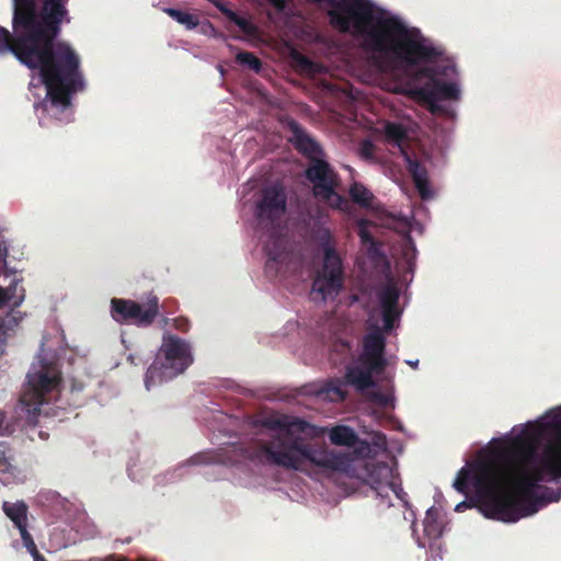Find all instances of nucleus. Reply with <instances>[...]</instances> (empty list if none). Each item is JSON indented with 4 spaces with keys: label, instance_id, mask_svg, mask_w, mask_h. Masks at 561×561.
Masks as SVG:
<instances>
[{
    "label": "nucleus",
    "instance_id": "ea45409f",
    "mask_svg": "<svg viewBox=\"0 0 561 561\" xmlns=\"http://www.w3.org/2000/svg\"><path fill=\"white\" fill-rule=\"evenodd\" d=\"M272 2H273L277 8H284V7H285V0H272Z\"/></svg>",
    "mask_w": 561,
    "mask_h": 561
},
{
    "label": "nucleus",
    "instance_id": "c9c22d12",
    "mask_svg": "<svg viewBox=\"0 0 561 561\" xmlns=\"http://www.w3.org/2000/svg\"><path fill=\"white\" fill-rule=\"evenodd\" d=\"M392 484H393V489L391 490L399 499H401L404 503H407V500H405V496H407V493H404L403 489L401 486H398L397 483L393 482L392 480Z\"/></svg>",
    "mask_w": 561,
    "mask_h": 561
},
{
    "label": "nucleus",
    "instance_id": "5701e85b",
    "mask_svg": "<svg viewBox=\"0 0 561 561\" xmlns=\"http://www.w3.org/2000/svg\"><path fill=\"white\" fill-rule=\"evenodd\" d=\"M424 533L430 539H438L443 534V523L436 508H430L424 517Z\"/></svg>",
    "mask_w": 561,
    "mask_h": 561
},
{
    "label": "nucleus",
    "instance_id": "a878e982",
    "mask_svg": "<svg viewBox=\"0 0 561 561\" xmlns=\"http://www.w3.org/2000/svg\"><path fill=\"white\" fill-rule=\"evenodd\" d=\"M236 61L241 66H247L249 69L254 70L256 73L262 69V59L256 57L253 51L242 50L236 55Z\"/></svg>",
    "mask_w": 561,
    "mask_h": 561
},
{
    "label": "nucleus",
    "instance_id": "6ab92c4d",
    "mask_svg": "<svg viewBox=\"0 0 561 561\" xmlns=\"http://www.w3.org/2000/svg\"><path fill=\"white\" fill-rule=\"evenodd\" d=\"M2 511L14 523L15 527L19 528L24 542L28 540L33 543V538L30 531H27V506L25 502H15V504L3 502Z\"/></svg>",
    "mask_w": 561,
    "mask_h": 561
},
{
    "label": "nucleus",
    "instance_id": "4c0bfd02",
    "mask_svg": "<svg viewBox=\"0 0 561 561\" xmlns=\"http://www.w3.org/2000/svg\"><path fill=\"white\" fill-rule=\"evenodd\" d=\"M359 236L362 237V241H364V243H368V241L374 240V237L370 234V232L366 231V229H360Z\"/></svg>",
    "mask_w": 561,
    "mask_h": 561
},
{
    "label": "nucleus",
    "instance_id": "aec40b11",
    "mask_svg": "<svg viewBox=\"0 0 561 561\" xmlns=\"http://www.w3.org/2000/svg\"><path fill=\"white\" fill-rule=\"evenodd\" d=\"M407 168L414 181V185L421 196L422 199H428L432 196V191L430 187L428 172L425 165L417 160H413V158L405 154Z\"/></svg>",
    "mask_w": 561,
    "mask_h": 561
},
{
    "label": "nucleus",
    "instance_id": "39448f33",
    "mask_svg": "<svg viewBox=\"0 0 561 561\" xmlns=\"http://www.w3.org/2000/svg\"><path fill=\"white\" fill-rule=\"evenodd\" d=\"M516 442L517 434L493 451L491 461L461 468L454 481V488L461 494H467L471 484L482 501L484 515L502 522L522 518L519 458L512 455Z\"/></svg>",
    "mask_w": 561,
    "mask_h": 561
},
{
    "label": "nucleus",
    "instance_id": "a19ab883",
    "mask_svg": "<svg viewBox=\"0 0 561 561\" xmlns=\"http://www.w3.org/2000/svg\"><path fill=\"white\" fill-rule=\"evenodd\" d=\"M375 399L382 403H386V401H387L386 397H383V394H381V393H376Z\"/></svg>",
    "mask_w": 561,
    "mask_h": 561
},
{
    "label": "nucleus",
    "instance_id": "58836bf2",
    "mask_svg": "<svg viewBox=\"0 0 561 561\" xmlns=\"http://www.w3.org/2000/svg\"><path fill=\"white\" fill-rule=\"evenodd\" d=\"M82 388H83V383L72 382V388H71L72 391H81Z\"/></svg>",
    "mask_w": 561,
    "mask_h": 561
},
{
    "label": "nucleus",
    "instance_id": "f8f14e48",
    "mask_svg": "<svg viewBox=\"0 0 561 561\" xmlns=\"http://www.w3.org/2000/svg\"><path fill=\"white\" fill-rule=\"evenodd\" d=\"M33 0H13V33L0 25V56L13 55L27 67Z\"/></svg>",
    "mask_w": 561,
    "mask_h": 561
},
{
    "label": "nucleus",
    "instance_id": "2f4dec72",
    "mask_svg": "<svg viewBox=\"0 0 561 561\" xmlns=\"http://www.w3.org/2000/svg\"><path fill=\"white\" fill-rule=\"evenodd\" d=\"M376 147L371 140L364 139L359 145V153L364 159H373Z\"/></svg>",
    "mask_w": 561,
    "mask_h": 561
},
{
    "label": "nucleus",
    "instance_id": "f3484780",
    "mask_svg": "<svg viewBox=\"0 0 561 561\" xmlns=\"http://www.w3.org/2000/svg\"><path fill=\"white\" fill-rule=\"evenodd\" d=\"M377 296L381 307L385 329L389 332V330L393 329L401 313L399 309L400 290L393 280H389L379 289Z\"/></svg>",
    "mask_w": 561,
    "mask_h": 561
},
{
    "label": "nucleus",
    "instance_id": "7ed1b4c3",
    "mask_svg": "<svg viewBox=\"0 0 561 561\" xmlns=\"http://www.w3.org/2000/svg\"><path fill=\"white\" fill-rule=\"evenodd\" d=\"M70 21L69 10L60 0H46L39 16L32 3L27 68L41 71L48 103L61 110L71 106L72 93L84 85L80 55L71 44L56 42L62 23Z\"/></svg>",
    "mask_w": 561,
    "mask_h": 561
},
{
    "label": "nucleus",
    "instance_id": "cd10ccee",
    "mask_svg": "<svg viewBox=\"0 0 561 561\" xmlns=\"http://www.w3.org/2000/svg\"><path fill=\"white\" fill-rule=\"evenodd\" d=\"M14 453L7 442H0V472H11L13 468Z\"/></svg>",
    "mask_w": 561,
    "mask_h": 561
},
{
    "label": "nucleus",
    "instance_id": "2eb2a0df",
    "mask_svg": "<svg viewBox=\"0 0 561 561\" xmlns=\"http://www.w3.org/2000/svg\"><path fill=\"white\" fill-rule=\"evenodd\" d=\"M287 209V195L282 186L274 184L262 190L256 204L255 216L259 221L275 225Z\"/></svg>",
    "mask_w": 561,
    "mask_h": 561
},
{
    "label": "nucleus",
    "instance_id": "412c9836",
    "mask_svg": "<svg viewBox=\"0 0 561 561\" xmlns=\"http://www.w3.org/2000/svg\"><path fill=\"white\" fill-rule=\"evenodd\" d=\"M353 345L350 340L334 339L330 345L329 359L332 365L339 366L347 362L352 354Z\"/></svg>",
    "mask_w": 561,
    "mask_h": 561
},
{
    "label": "nucleus",
    "instance_id": "c03bdc74",
    "mask_svg": "<svg viewBox=\"0 0 561 561\" xmlns=\"http://www.w3.org/2000/svg\"><path fill=\"white\" fill-rule=\"evenodd\" d=\"M204 456H196L195 459H202Z\"/></svg>",
    "mask_w": 561,
    "mask_h": 561
},
{
    "label": "nucleus",
    "instance_id": "bb28decb",
    "mask_svg": "<svg viewBox=\"0 0 561 561\" xmlns=\"http://www.w3.org/2000/svg\"><path fill=\"white\" fill-rule=\"evenodd\" d=\"M167 14H169L174 21L182 23L187 28H195L198 24V19L195 14L188 13V11H183L179 9H164Z\"/></svg>",
    "mask_w": 561,
    "mask_h": 561
},
{
    "label": "nucleus",
    "instance_id": "1a4fd4ad",
    "mask_svg": "<svg viewBox=\"0 0 561 561\" xmlns=\"http://www.w3.org/2000/svg\"><path fill=\"white\" fill-rule=\"evenodd\" d=\"M60 385L61 371L57 362H48L39 357L26 374V385L20 401L28 413H41V405L56 398L60 391Z\"/></svg>",
    "mask_w": 561,
    "mask_h": 561
},
{
    "label": "nucleus",
    "instance_id": "ddd939ff",
    "mask_svg": "<svg viewBox=\"0 0 561 561\" xmlns=\"http://www.w3.org/2000/svg\"><path fill=\"white\" fill-rule=\"evenodd\" d=\"M111 313L121 324L150 325L159 313V298L150 296L145 305L133 299L112 298Z\"/></svg>",
    "mask_w": 561,
    "mask_h": 561
},
{
    "label": "nucleus",
    "instance_id": "c85d7f7f",
    "mask_svg": "<svg viewBox=\"0 0 561 561\" xmlns=\"http://www.w3.org/2000/svg\"><path fill=\"white\" fill-rule=\"evenodd\" d=\"M325 391L333 400H345L347 398L345 383L342 380H333L327 386Z\"/></svg>",
    "mask_w": 561,
    "mask_h": 561
},
{
    "label": "nucleus",
    "instance_id": "423d86ee",
    "mask_svg": "<svg viewBox=\"0 0 561 561\" xmlns=\"http://www.w3.org/2000/svg\"><path fill=\"white\" fill-rule=\"evenodd\" d=\"M7 227L0 224V357L5 352L7 341L20 325L22 313L19 307L25 300L22 268L9 261V240L4 239Z\"/></svg>",
    "mask_w": 561,
    "mask_h": 561
},
{
    "label": "nucleus",
    "instance_id": "79ce46f5",
    "mask_svg": "<svg viewBox=\"0 0 561 561\" xmlns=\"http://www.w3.org/2000/svg\"><path fill=\"white\" fill-rule=\"evenodd\" d=\"M419 360H414V362H408V364L412 367H417L419 366Z\"/></svg>",
    "mask_w": 561,
    "mask_h": 561
},
{
    "label": "nucleus",
    "instance_id": "c756f323",
    "mask_svg": "<svg viewBox=\"0 0 561 561\" xmlns=\"http://www.w3.org/2000/svg\"><path fill=\"white\" fill-rule=\"evenodd\" d=\"M220 10L228 15L229 20L234 22L236 25L239 26L243 32H250L251 25L245 18L239 16V14L236 13V11L232 10H225L222 7H219Z\"/></svg>",
    "mask_w": 561,
    "mask_h": 561
},
{
    "label": "nucleus",
    "instance_id": "9d476101",
    "mask_svg": "<svg viewBox=\"0 0 561 561\" xmlns=\"http://www.w3.org/2000/svg\"><path fill=\"white\" fill-rule=\"evenodd\" d=\"M194 362L192 347L185 340L176 335H167L145 377L146 388L170 380L184 373Z\"/></svg>",
    "mask_w": 561,
    "mask_h": 561
},
{
    "label": "nucleus",
    "instance_id": "4be33fe9",
    "mask_svg": "<svg viewBox=\"0 0 561 561\" xmlns=\"http://www.w3.org/2000/svg\"><path fill=\"white\" fill-rule=\"evenodd\" d=\"M329 438L335 446H355L359 440L355 431L347 425H335L331 428Z\"/></svg>",
    "mask_w": 561,
    "mask_h": 561
},
{
    "label": "nucleus",
    "instance_id": "4468645a",
    "mask_svg": "<svg viewBox=\"0 0 561 561\" xmlns=\"http://www.w3.org/2000/svg\"><path fill=\"white\" fill-rule=\"evenodd\" d=\"M422 73L425 77H430L431 80L423 87L411 88L409 93L427 103L432 114L443 111L442 105L438 104L439 100L459 99L460 91L456 83H446V81L434 79L433 69L431 68L423 69Z\"/></svg>",
    "mask_w": 561,
    "mask_h": 561
},
{
    "label": "nucleus",
    "instance_id": "b1692460",
    "mask_svg": "<svg viewBox=\"0 0 561 561\" xmlns=\"http://www.w3.org/2000/svg\"><path fill=\"white\" fill-rule=\"evenodd\" d=\"M350 197L360 206H370L374 195L362 183H354L348 190Z\"/></svg>",
    "mask_w": 561,
    "mask_h": 561
},
{
    "label": "nucleus",
    "instance_id": "a211bd4d",
    "mask_svg": "<svg viewBox=\"0 0 561 561\" xmlns=\"http://www.w3.org/2000/svg\"><path fill=\"white\" fill-rule=\"evenodd\" d=\"M287 247L288 240L285 236H282L276 231L271 232L270 239L265 244L266 254L268 256L265 264L266 270H279L278 264L288 257Z\"/></svg>",
    "mask_w": 561,
    "mask_h": 561
},
{
    "label": "nucleus",
    "instance_id": "37998d69",
    "mask_svg": "<svg viewBox=\"0 0 561 561\" xmlns=\"http://www.w3.org/2000/svg\"><path fill=\"white\" fill-rule=\"evenodd\" d=\"M35 561H46V560H45V558L39 557V554H37V557L35 558Z\"/></svg>",
    "mask_w": 561,
    "mask_h": 561
},
{
    "label": "nucleus",
    "instance_id": "f03ea898",
    "mask_svg": "<svg viewBox=\"0 0 561 561\" xmlns=\"http://www.w3.org/2000/svg\"><path fill=\"white\" fill-rule=\"evenodd\" d=\"M257 424L271 432L267 439H252L239 447L243 458L257 465H274L284 469L313 472H346L355 469L354 454L330 450L317 439L319 428L298 416L271 414Z\"/></svg>",
    "mask_w": 561,
    "mask_h": 561
},
{
    "label": "nucleus",
    "instance_id": "f257e3e1",
    "mask_svg": "<svg viewBox=\"0 0 561 561\" xmlns=\"http://www.w3.org/2000/svg\"><path fill=\"white\" fill-rule=\"evenodd\" d=\"M330 5L332 25L363 38L364 48L374 53L380 70L417 66L438 58L442 51L427 44L419 28L408 27L400 18L385 16L371 0H321Z\"/></svg>",
    "mask_w": 561,
    "mask_h": 561
},
{
    "label": "nucleus",
    "instance_id": "393cba45",
    "mask_svg": "<svg viewBox=\"0 0 561 561\" xmlns=\"http://www.w3.org/2000/svg\"><path fill=\"white\" fill-rule=\"evenodd\" d=\"M385 135L387 140L392 141L396 145H401L407 139V131L402 124L397 122H388L385 126Z\"/></svg>",
    "mask_w": 561,
    "mask_h": 561
},
{
    "label": "nucleus",
    "instance_id": "9b49d317",
    "mask_svg": "<svg viewBox=\"0 0 561 561\" xmlns=\"http://www.w3.org/2000/svg\"><path fill=\"white\" fill-rule=\"evenodd\" d=\"M318 241L322 248V266L312 279L311 294L327 300L339 295L344 287L345 273L343 261L334 245L330 229L323 228L318 232Z\"/></svg>",
    "mask_w": 561,
    "mask_h": 561
},
{
    "label": "nucleus",
    "instance_id": "e433bc0d",
    "mask_svg": "<svg viewBox=\"0 0 561 561\" xmlns=\"http://www.w3.org/2000/svg\"><path fill=\"white\" fill-rule=\"evenodd\" d=\"M370 446L368 443H362V446L356 450V454L360 457H365V455H368L370 453Z\"/></svg>",
    "mask_w": 561,
    "mask_h": 561
},
{
    "label": "nucleus",
    "instance_id": "0eeeda50",
    "mask_svg": "<svg viewBox=\"0 0 561 561\" xmlns=\"http://www.w3.org/2000/svg\"><path fill=\"white\" fill-rule=\"evenodd\" d=\"M289 129L291 130L294 147L310 160L308 168L305 170V175L312 183L314 197L328 203L331 207L341 209L346 199L336 192L340 178L330 162L319 158L322 152L319 144L307 134L298 122H289Z\"/></svg>",
    "mask_w": 561,
    "mask_h": 561
},
{
    "label": "nucleus",
    "instance_id": "72a5a7b5",
    "mask_svg": "<svg viewBox=\"0 0 561 561\" xmlns=\"http://www.w3.org/2000/svg\"><path fill=\"white\" fill-rule=\"evenodd\" d=\"M62 2L64 7L67 8V3L69 0H59ZM34 2V10L37 15H41L43 12V4H45L46 0H33Z\"/></svg>",
    "mask_w": 561,
    "mask_h": 561
},
{
    "label": "nucleus",
    "instance_id": "473e14b6",
    "mask_svg": "<svg viewBox=\"0 0 561 561\" xmlns=\"http://www.w3.org/2000/svg\"><path fill=\"white\" fill-rule=\"evenodd\" d=\"M9 433H12V426L7 421V413L0 410V435H9Z\"/></svg>",
    "mask_w": 561,
    "mask_h": 561
},
{
    "label": "nucleus",
    "instance_id": "20e7f679",
    "mask_svg": "<svg viewBox=\"0 0 561 561\" xmlns=\"http://www.w3.org/2000/svg\"><path fill=\"white\" fill-rule=\"evenodd\" d=\"M511 454L519 461L522 517L531 516L547 503L558 502L561 488L550 492L540 481L561 478V409L526 423Z\"/></svg>",
    "mask_w": 561,
    "mask_h": 561
},
{
    "label": "nucleus",
    "instance_id": "7c9ffc66",
    "mask_svg": "<svg viewBox=\"0 0 561 561\" xmlns=\"http://www.w3.org/2000/svg\"><path fill=\"white\" fill-rule=\"evenodd\" d=\"M294 60L296 61L299 69L305 71H317L318 65L317 62L312 61L311 58L306 57V55L302 54H295Z\"/></svg>",
    "mask_w": 561,
    "mask_h": 561
},
{
    "label": "nucleus",
    "instance_id": "dca6fc26",
    "mask_svg": "<svg viewBox=\"0 0 561 561\" xmlns=\"http://www.w3.org/2000/svg\"><path fill=\"white\" fill-rule=\"evenodd\" d=\"M363 481L380 499H389L390 489H393L391 468L386 463L365 465Z\"/></svg>",
    "mask_w": 561,
    "mask_h": 561
},
{
    "label": "nucleus",
    "instance_id": "6e6552de",
    "mask_svg": "<svg viewBox=\"0 0 561 561\" xmlns=\"http://www.w3.org/2000/svg\"><path fill=\"white\" fill-rule=\"evenodd\" d=\"M386 347L387 339L381 329L376 328L365 334L356 363L346 366L345 383L352 385L358 391L375 387L374 376H380L389 365Z\"/></svg>",
    "mask_w": 561,
    "mask_h": 561
},
{
    "label": "nucleus",
    "instance_id": "f704fd0d",
    "mask_svg": "<svg viewBox=\"0 0 561 561\" xmlns=\"http://www.w3.org/2000/svg\"><path fill=\"white\" fill-rule=\"evenodd\" d=\"M174 325L176 329L182 330V332H186L188 330V320L186 318H178L174 321Z\"/></svg>",
    "mask_w": 561,
    "mask_h": 561
}]
</instances>
